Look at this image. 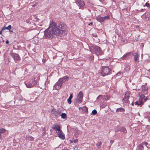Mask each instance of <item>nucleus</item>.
I'll return each mask as SVG.
<instances>
[{"label":"nucleus","instance_id":"obj_1","mask_svg":"<svg viewBox=\"0 0 150 150\" xmlns=\"http://www.w3.org/2000/svg\"><path fill=\"white\" fill-rule=\"evenodd\" d=\"M59 32L57 24L53 21H50L49 27L44 31V37L46 38L52 39L57 36H59Z\"/></svg>","mask_w":150,"mask_h":150},{"label":"nucleus","instance_id":"obj_2","mask_svg":"<svg viewBox=\"0 0 150 150\" xmlns=\"http://www.w3.org/2000/svg\"><path fill=\"white\" fill-rule=\"evenodd\" d=\"M91 52L97 55H102L103 54V52L100 47L98 46L93 45L89 48Z\"/></svg>","mask_w":150,"mask_h":150},{"label":"nucleus","instance_id":"obj_3","mask_svg":"<svg viewBox=\"0 0 150 150\" xmlns=\"http://www.w3.org/2000/svg\"><path fill=\"white\" fill-rule=\"evenodd\" d=\"M100 74L102 76H104L111 74L112 71L111 69L109 68L107 66H103L100 69Z\"/></svg>","mask_w":150,"mask_h":150},{"label":"nucleus","instance_id":"obj_4","mask_svg":"<svg viewBox=\"0 0 150 150\" xmlns=\"http://www.w3.org/2000/svg\"><path fill=\"white\" fill-rule=\"evenodd\" d=\"M27 88H31L34 86H38V82L34 79H33L25 83Z\"/></svg>","mask_w":150,"mask_h":150},{"label":"nucleus","instance_id":"obj_5","mask_svg":"<svg viewBox=\"0 0 150 150\" xmlns=\"http://www.w3.org/2000/svg\"><path fill=\"white\" fill-rule=\"evenodd\" d=\"M11 56L13 58L15 62H18L21 59L19 55L15 53H11L10 54Z\"/></svg>","mask_w":150,"mask_h":150},{"label":"nucleus","instance_id":"obj_6","mask_svg":"<svg viewBox=\"0 0 150 150\" xmlns=\"http://www.w3.org/2000/svg\"><path fill=\"white\" fill-rule=\"evenodd\" d=\"M108 16H105L104 17L98 16L96 18V19L98 22L100 23L103 22L105 20H108L109 19Z\"/></svg>","mask_w":150,"mask_h":150},{"label":"nucleus","instance_id":"obj_7","mask_svg":"<svg viewBox=\"0 0 150 150\" xmlns=\"http://www.w3.org/2000/svg\"><path fill=\"white\" fill-rule=\"evenodd\" d=\"M146 101V99H143L142 98H140L139 101L137 100L135 102V105H140L141 106L143 105L144 103Z\"/></svg>","mask_w":150,"mask_h":150},{"label":"nucleus","instance_id":"obj_8","mask_svg":"<svg viewBox=\"0 0 150 150\" xmlns=\"http://www.w3.org/2000/svg\"><path fill=\"white\" fill-rule=\"evenodd\" d=\"M63 83V82L62 80V79L60 78L55 84L54 86L56 88L59 89L62 86V84Z\"/></svg>","mask_w":150,"mask_h":150},{"label":"nucleus","instance_id":"obj_9","mask_svg":"<svg viewBox=\"0 0 150 150\" xmlns=\"http://www.w3.org/2000/svg\"><path fill=\"white\" fill-rule=\"evenodd\" d=\"M76 3L79 6V8H82L85 5L84 2L82 0H77Z\"/></svg>","mask_w":150,"mask_h":150},{"label":"nucleus","instance_id":"obj_10","mask_svg":"<svg viewBox=\"0 0 150 150\" xmlns=\"http://www.w3.org/2000/svg\"><path fill=\"white\" fill-rule=\"evenodd\" d=\"M52 128L57 132H59L62 130L60 128V126L58 124H54L52 127Z\"/></svg>","mask_w":150,"mask_h":150},{"label":"nucleus","instance_id":"obj_11","mask_svg":"<svg viewBox=\"0 0 150 150\" xmlns=\"http://www.w3.org/2000/svg\"><path fill=\"white\" fill-rule=\"evenodd\" d=\"M64 24L62 23H61L58 25V28L57 27L58 30L59 31V35L61 33V31L64 29Z\"/></svg>","mask_w":150,"mask_h":150},{"label":"nucleus","instance_id":"obj_12","mask_svg":"<svg viewBox=\"0 0 150 150\" xmlns=\"http://www.w3.org/2000/svg\"><path fill=\"white\" fill-rule=\"evenodd\" d=\"M57 133L58 135V137L60 139H65L64 135L62 130L59 132H57Z\"/></svg>","mask_w":150,"mask_h":150},{"label":"nucleus","instance_id":"obj_13","mask_svg":"<svg viewBox=\"0 0 150 150\" xmlns=\"http://www.w3.org/2000/svg\"><path fill=\"white\" fill-rule=\"evenodd\" d=\"M134 56V60L135 63H138L139 62V55L137 52H135L133 55Z\"/></svg>","mask_w":150,"mask_h":150},{"label":"nucleus","instance_id":"obj_14","mask_svg":"<svg viewBox=\"0 0 150 150\" xmlns=\"http://www.w3.org/2000/svg\"><path fill=\"white\" fill-rule=\"evenodd\" d=\"M52 114L55 116L59 115L61 113V111L58 110H55L52 112Z\"/></svg>","mask_w":150,"mask_h":150},{"label":"nucleus","instance_id":"obj_15","mask_svg":"<svg viewBox=\"0 0 150 150\" xmlns=\"http://www.w3.org/2000/svg\"><path fill=\"white\" fill-rule=\"evenodd\" d=\"M118 131L122 132L125 134L127 132L126 128L124 127H119L118 128Z\"/></svg>","mask_w":150,"mask_h":150},{"label":"nucleus","instance_id":"obj_16","mask_svg":"<svg viewBox=\"0 0 150 150\" xmlns=\"http://www.w3.org/2000/svg\"><path fill=\"white\" fill-rule=\"evenodd\" d=\"M148 88L145 86H142V92L144 94H146L147 93V90Z\"/></svg>","mask_w":150,"mask_h":150},{"label":"nucleus","instance_id":"obj_17","mask_svg":"<svg viewBox=\"0 0 150 150\" xmlns=\"http://www.w3.org/2000/svg\"><path fill=\"white\" fill-rule=\"evenodd\" d=\"M129 97V96L126 95H125V97H124L123 99L122 100L123 102L125 103H128V102L129 101L128 100Z\"/></svg>","mask_w":150,"mask_h":150},{"label":"nucleus","instance_id":"obj_18","mask_svg":"<svg viewBox=\"0 0 150 150\" xmlns=\"http://www.w3.org/2000/svg\"><path fill=\"white\" fill-rule=\"evenodd\" d=\"M62 79L63 82L65 81H68L69 79V76H68L66 75L63 76V77L61 78Z\"/></svg>","mask_w":150,"mask_h":150},{"label":"nucleus","instance_id":"obj_19","mask_svg":"<svg viewBox=\"0 0 150 150\" xmlns=\"http://www.w3.org/2000/svg\"><path fill=\"white\" fill-rule=\"evenodd\" d=\"M77 97L79 98L80 99L82 100L83 98V93L82 91H80Z\"/></svg>","mask_w":150,"mask_h":150},{"label":"nucleus","instance_id":"obj_20","mask_svg":"<svg viewBox=\"0 0 150 150\" xmlns=\"http://www.w3.org/2000/svg\"><path fill=\"white\" fill-rule=\"evenodd\" d=\"M72 97H73L72 94H71L70 95V96L69 97V98L67 100V102L69 104H71V99L72 98Z\"/></svg>","mask_w":150,"mask_h":150},{"label":"nucleus","instance_id":"obj_21","mask_svg":"<svg viewBox=\"0 0 150 150\" xmlns=\"http://www.w3.org/2000/svg\"><path fill=\"white\" fill-rule=\"evenodd\" d=\"M75 101L77 103H81L82 102V100L79 99V98L77 97L75 99Z\"/></svg>","mask_w":150,"mask_h":150},{"label":"nucleus","instance_id":"obj_22","mask_svg":"<svg viewBox=\"0 0 150 150\" xmlns=\"http://www.w3.org/2000/svg\"><path fill=\"white\" fill-rule=\"evenodd\" d=\"M11 28V25H9L7 27L4 26L2 28V30H10Z\"/></svg>","mask_w":150,"mask_h":150},{"label":"nucleus","instance_id":"obj_23","mask_svg":"<svg viewBox=\"0 0 150 150\" xmlns=\"http://www.w3.org/2000/svg\"><path fill=\"white\" fill-rule=\"evenodd\" d=\"M137 147L139 150H143L144 149V147L142 144H140L138 145Z\"/></svg>","mask_w":150,"mask_h":150},{"label":"nucleus","instance_id":"obj_24","mask_svg":"<svg viewBox=\"0 0 150 150\" xmlns=\"http://www.w3.org/2000/svg\"><path fill=\"white\" fill-rule=\"evenodd\" d=\"M82 111L84 113L87 112H88V109L86 107H84L82 109Z\"/></svg>","mask_w":150,"mask_h":150},{"label":"nucleus","instance_id":"obj_25","mask_svg":"<svg viewBox=\"0 0 150 150\" xmlns=\"http://www.w3.org/2000/svg\"><path fill=\"white\" fill-rule=\"evenodd\" d=\"M125 110L124 108H118L116 110V111L117 112H124Z\"/></svg>","mask_w":150,"mask_h":150},{"label":"nucleus","instance_id":"obj_26","mask_svg":"<svg viewBox=\"0 0 150 150\" xmlns=\"http://www.w3.org/2000/svg\"><path fill=\"white\" fill-rule=\"evenodd\" d=\"M61 115V118L63 119H65L67 117V115L65 113H62Z\"/></svg>","mask_w":150,"mask_h":150},{"label":"nucleus","instance_id":"obj_27","mask_svg":"<svg viewBox=\"0 0 150 150\" xmlns=\"http://www.w3.org/2000/svg\"><path fill=\"white\" fill-rule=\"evenodd\" d=\"M42 135L44 136L46 134V129L45 127H43L42 128Z\"/></svg>","mask_w":150,"mask_h":150},{"label":"nucleus","instance_id":"obj_28","mask_svg":"<svg viewBox=\"0 0 150 150\" xmlns=\"http://www.w3.org/2000/svg\"><path fill=\"white\" fill-rule=\"evenodd\" d=\"M130 69V66L129 65H127L126 66L125 68V69L126 70V71H128Z\"/></svg>","mask_w":150,"mask_h":150},{"label":"nucleus","instance_id":"obj_29","mask_svg":"<svg viewBox=\"0 0 150 150\" xmlns=\"http://www.w3.org/2000/svg\"><path fill=\"white\" fill-rule=\"evenodd\" d=\"M107 106V104L106 103H102L100 105V107L102 108H104Z\"/></svg>","mask_w":150,"mask_h":150},{"label":"nucleus","instance_id":"obj_30","mask_svg":"<svg viewBox=\"0 0 150 150\" xmlns=\"http://www.w3.org/2000/svg\"><path fill=\"white\" fill-rule=\"evenodd\" d=\"M6 130L4 129L1 128L0 129V133L1 134V133H4V132Z\"/></svg>","mask_w":150,"mask_h":150},{"label":"nucleus","instance_id":"obj_31","mask_svg":"<svg viewBox=\"0 0 150 150\" xmlns=\"http://www.w3.org/2000/svg\"><path fill=\"white\" fill-rule=\"evenodd\" d=\"M128 57L126 54H125L122 57L123 59H126Z\"/></svg>","mask_w":150,"mask_h":150},{"label":"nucleus","instance_id":"obj_32","mask_svg":"<svg viewBox=\"0 0 150 150\" xmlns=\"http://www.w3.org/2000/svg\"><path fill=\"white\" fill-rule=\"evenodd\" d=\"M126 54H127V55L128 57H129V56H131V54H132V55H133V54L132 53V52H128Z\"/></svg>","mask_w":150,"mask_h":150},{"label":"nucleus","instance_id":"obj_33","mask_svg":"<svg viewBox=\"0 0 150 150\" xmlns=\"http://www.w3.org/2000/svg\"><path fill=\"white\" fill-rule=\"evenodd\" d=\"M92 113L93 115H95L97 114V112L96 110L94 109L92 111Z\"/></svg>","mask_w":150,"mask_h":150},{"label":"nucleus","instance_id":"obj_34","mask_svg":"<svg viewBox=\"0 0 150 150\" xmlns=\"http://www.w3.org/2000/svg\"><path fill=\"white\" fill-rule=\"evenodd\" d=\"M102 143L100 142H98L96 144V146L97 147H99L101 144Z\"/></svg>","mask_w":150,"mask_h":150},{"label":"nucleus","instance_id":"obj_35","mask_svg":"<svg viewBox=\"0 0 150 150\" xmlns=\"http://www.w3.org/2000/svg\"><path fill=\"white\" fill-rule=\"evenodd\" d=\"M103 96L101 95H99L97 98V100H99L100 98H102Z\"/></svg>","mask_w":150,"mask_h":150},{"label":"nucleus","instance_id":"obj_36","mask_svg":"<svg viewBox=\"0 0 150 150\" xmlns=\"http://www.w3.org/2000/svg\"><path fill=\"white\" fill-rule=\"evenodd\" d=\"M28 139L30 141H33V138L31 136H30L28 137Z\"/></svg>","mask_w":150,"mask_h":150},{"label":"nucleus","instance_id":"obj_37","mask_svg":"<svg viewBox=\"0 0 150 150\" xmlns=\"http://www.w3.org/2000/svg\"><path fill=\"white\" fill-rule=\"evenodd\" d=\"M145 5L147 7H150V4L149 3H146L145 4Z\"/></svg>","mask_w":150,"mask_h":150},{"label":"nucleus","instance_id":"obj_38","mask_svg":"<svg viewBox=\"0 0 150 150\" xmlns=\"http://www.w3.org/2000/svg\"><path fill=\"white\" fill-rule=\"evenodd\" d=\"M142 145H144L145 146H147L148 144V143L146 142H144L142 143Z\"/></svg>","mask_w":150,"mask_h":150},{"label":"nucleus","instance_id":"obj_39","mask_svg":"<svg viewBox=\"0 0 150 150\" xmlns=\"http://www.w3.org/2000/svg\"><path fill=\"white\" fill-rule=\"evenodd\" d=\"M78 142V139H74L73 140V142L75 143H77V142Z\"/></svg>","mask_w":150,"mask_h":150},{"label":"nucleus","instance_id":"obj_40","mask_svg":"<svg viewBox=\"0 0 150 150\" xmlns=\"http://www.w3.org/2000/svg\"><path fill=\"white\" fill-rule=\"evenodd\" d=\"M121 73L120 72H118L116 74L117 76H119L120 75Z\"/></svg>","mask_w":150,"mask_h":150},{"label":"nucleus","instance_id":"obj_41","mask_svg":"<svg viewBox=\"0 0 150 150\" xmlns=\"http://www.w3.org/2000/svg\"><path fill=\"white\" fill-rule=\"evenodd\" d=\"M113 142V141L112 140H111L110 141V143L111 144H112Z\"/></svg>","mask_w":150,"mask_h":150},{"label":"nucleus","instance_id":"obj_42","mask_svg":"<svg viewBox=\"0 0 150 150\" xmlns=\"http://www.w3.org/2000/svg\"><path fill=\"white\" fill-rule=\"evenodd\" d=\"M4 30H2V29H1V30L0 31V34L1 35L2 34V32L4 31Z\"/></svg>","mask_w":150,"mask_h":150},{"label":"nucleus","instance_id":"obj_43","mask_svg":"<svg viewBox=\"0 0 150 150\" xmlns=\"http://www.w3.org/2000/svg\"><path fill=\"white\" fill-rule=\"evenodd\" d=\"M9 43V41L8 40H7L6 42V44H8Z\"/></svg>","mask_w":150,"mask_h":150},{"label":"nucleus","instance_id":"obj_44","mask_svg":"<svg viewBox=\"0 0 150 150\" xmlns=\"http://www.w3.org/2000/svg\"><path fill=\"white\" fill-rule=\"evenodd\" d=\"M92 24H93V23H92V22H91V23H90L88 24V25H92Z\"/></svg>","mask_w":150,"mask_h":150},{"label":"nucleus","instance_id":"obj_45","mask_svg":"<svg viewBox=\"0 0 150 150\" xmlns=\"http://www.w3.org/2000/svg\"><path fill=\"white\" fill-rule=\"evenodd\" d=\"M143 10H144V9H142L140 10V11H139L140 12H142Z\"/></svg>","mask_w":150,"mask_h":150},{"label":"nucleus","instance_id":"obj_46","mask_svg":"<svg viewBox=\"0 0 150 150\" xmlns=\"http://www.w3.org/2000/svg\"><path fill=\"white\" fill-rule=\"evenodd\" d=\"M131 105H132V106H133L134 105V102H133L131 104Z\"/></svg>","mask_w":150,"mask_h":150},{"label":"nucleus","instance_id":"obj_47","mask_svg":"<svg viewBox=\"0 0 150 150\" xmlns=\"http://www.w3.org/2000/svg\"><path fill=\"white\" fill-rule=\"evenodd\" d=\"M70 142L71 143H72L74 142L73 140H70Z\"/></svg>","mask_w":150,"mask_h":150},{"label":"nucleus","instance_id":"obj_48","mask_svg":"<svg viewBox=\"0 0 150 150\" xmlns=\"http://www.w3.org/2000/svg\"><path fill=\"white\" fill-rule=\"evenodd\" d=\"M2 138V137L1 136V134L0 133V139H1Z\"/></svg>","mask_w":150,"mask_h":150},{"label":"nucleus","instance_id":"obj_49","mask_svg":"<svg viewBox=\"0 0 150 150\" xmlns=\"http://www.w3.org/2000/svg\"><path fill=\"white\" fill-rule=\"evenodd\" d=\"M143 99L144 98H142ZM144 99H146V101L147 100V97H146Z\"/></svg>","mask_w":150,"mask_h":150},{"label":"nucleus","instance_id":"obj_50","mask_svg":"<svg viewBox=\"0 0 150 150\" xmlns=\"http://www.w3.org/2000/svg\"><path fill=\"white\" fill-rule=\"evenodd\" d=\"M91 57V59H93V57H91H91Z\"/></svg>","mask_w":150,"mask_h":150},{"label":"nucleus","instance_id":"obj_51","mask_svg":"<svg viewBox=\"0 0 150 150\" xmlns=\"http://www.w3.org/2000/svg\"><path fill=\"white\" fill-rule=\"evenodd\" d=\"M79 108V109H80V108Z\"/></svg>","mask_w":150,"mask_h":150},{"label":"nucleus","instance_id":"obj_52","mask_svg":"<svg viewBox=\"0 0 150 150\" xmlns=\"http://www.w3.org/2000/svg\"><path fill=\"white\" fill-rule=\"evenodd\" d=\"M149 72H150V69H149Z\"/></svg>","mask_w":150,"mask_h":150},{"label":"nucleus","instance_id":"obj_53","mask_svg":"<svg viewBox=\"0 0 150 150\" xmlns=\"http://www.w3.org/2000/svg\"><path fill=\"white\" fill-rule=\"evenodd\" d=\"M149 107H150V105L149 106Z\"/></svg>","mask_w":150,"mask_h":150},{"label":"nucleus","instance_id":"obj_54","mask_svg":"<svg viewBox=\"0 0 150 150\" xmlns=\"http://www.w3.org/2000/svg\"><path fill=\"white\" fill-rule=\"evenodd\" d=\"M102 0H100V1H101Z\"/></svg>","mask_w":150,"mask_h":150}]
</instances>
